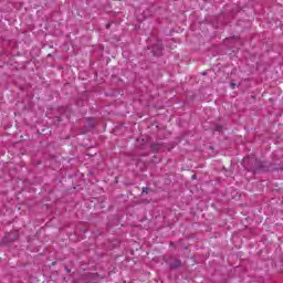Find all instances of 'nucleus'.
Masks as SVG:
<instances>
[{"label":"nucleus","instance_id":"obj_1","mask_svg":"<svg viewBox=\"0 0 283 283\" xmlns=\"http://www.w3.org/2000/svg\"><path fill=\"white\" fill-rule=\"evenodd\" d=\"M163 50H165L163 42H157L153 45L151 53L154 56H160L163 54Z\"/></svg>","mask_w":283,"mask_h":283},{"label":"nucleus","instance_id":"obj_2","mask_svg":"<svg viewBox=\"0 0 283 283\" xmlns=\"http://www.w3.org/2000/svg\"><path fill=\"white\" fill-rule=\"evenodd\" d=\"M170 269H180L182 266V260L176 259L172 263L169 264Z\"/></svg>","mask_w":283,"mask_h":283},{"label":"nucleus","instance_id":"obj_3","mask_svg":"<svg viewBox=\"0 0 283 283\" xmlns=\"http://www.w3.org/2000/svg\"><path fill=\"white\" fill-rule=\"evenodd\" d=\"M262 168V166H260V165H258V166H249L248 167V169L250 170V171H258V169H261Z\"/></svg>","mask_w":283,"mask_h":283},{"label":"nucleus","instance_id":"obj_4","mask_svg":"<svg viewBox=\"0 0 283 283\" xmlns=\"http://www.w3.org/2000/svg\"><path fill=\"white\" fill-rule=\"evenodd\" d=\"M143 193H149V188L144 187V188H143Z\"/></svg>","mask_w":283,"mask_h":283},{"label":"nucleus","instance_id":"obj_5","mask_svg":"<svg viewBox=\"0 0 283 283\" xmlns=\"http://www.w3.org/2000/svg\"><path fill=\"white\" fill-rule=\"evenodd\" d=\"M235 85H237L235 83L231 82V83H230L231 90H235Z\"/></svg>","mask_w":283,"mask_h":283},{"label":"nucleus","instance_id":"obj_6","mask_svg":"<svg viewBox=\"0 0 283 283\" xmlns=\"http://www.w3.org/2000/svg\"><path fill=\"white\" fill-rule=\"evenodd\" d=\"M217 132H222V126H218Z\"/></svg>","mask_w":283,"mask_h":283},{"label":"nucleus","instance_id":"obj_7","mask_svg":"<svg viewBox=\"0 0 283 283\" xmlns=\"http://www.w3.org/2000/svg\"><path fill=\"white\" fill-rule=\"evenodd\" d=\"M66 273H72V270H70L69 268H65Z\"/></svg>","mask_w":283,"mask_h":283},{"label":"nucleus","instance_id":"obj_8","mask_svg":"<svg viewBox=\"0 0 283 283\" xmlns=\"http://www.w3.org/2000/svg\"><path fill=\"white\" fill-rule=\"evenodd\" d=\"M107 30H109V24L106 25Z\"/></svg>","mask_w":283,"mask_h":283},{"label":"nucleus","instance_id":"obj_9","mask_svg":"<svg viewBox=\"0 0 283 283\" xmlns=\"http://www.w3.org/2000/svg\"><path fill=\"white\" fill-rule=\"evenodd\" d=\"M192 179H196V175H192Z\"/></svg>","mask_w":283,"mask_h":283}]
</instances>
